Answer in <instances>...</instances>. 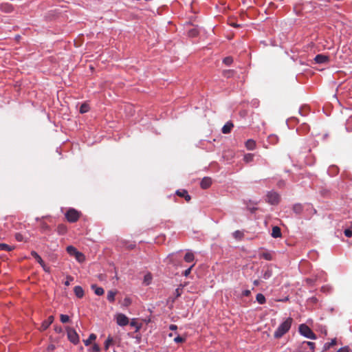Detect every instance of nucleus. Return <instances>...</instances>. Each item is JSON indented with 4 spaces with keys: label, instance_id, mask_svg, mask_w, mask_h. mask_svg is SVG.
Returning a JSON list of instances; mask_svg holds the SVG:
<instances>
[{
    "label": "nucleus",
    "instance_id": "1",
    "mask_svg": "<svg viewBox=\"0 0 352 352\" xmlns=\"http://www.w3.org/2000/svg\"><path fill=\"white\" fill-rule=\"evenodd\" d=\"M293 319L292 318H287L283 322H282L274 333L275 338H280L283 337L291 328Z\"/></svg>",
    "mask_w": 352,
    "mask_h": 352
},
{
    "label": "nucleus",
    "instance_id": "2",
    "mask_svg": "<svg viewBox=\"0 0 352 352\" xmlns=\"http://www.w3.org/2000/svg\"><path fill=\"white\" fill-rule=\"evenodd\" d=\"M65 215L67 220L70 223H75L80 218V212L74 208H69Z\"/></svg>",
    "mask_w": 352,
    "mask_h": 352
},
{
    "label": "nucleus",
    "instance_id": "3",
    "mask_svg": "<svg viewBox=\"0 0 352 352\" xmlns=\"http://www.w3.org/2000/svg\"><path fill=\"white\" fill-rule=\"evenodd\" d=\"M299 332L305 337L310 339L315 340L316 338V334L306 324H302L299 326Z\"/></svg>",
    "mask_w": 352,
    "mask_h": 352
},
{
    "label": "nucleus",
    "instance_id": "4",
    "mask_svg": "<svg viewBox=\"0 0 352 352\" xmlns=\"http://www.w3.org/2000/svg\"><path fill=\"white\" fill-rule=\"evenodd\" d=\"M67 335L68 340L74 344H77L79 342V336L73 328L67 329Z\"/></svg>",
    "mask_w": 352,
    "mask_h": 352
},
{
    "label": "nucleus",
    "instance_id": "5",
    "mask_svg": "<svg viewBox=\"0 0 352 352\" xmlns=\"http://www.w3.org/2000/svg\"><path fill=\"white\" fill-rule=\"evenodd\" d=\"M116 323L120 327H124L129 323V318L123 314H117L114 316Z\"/></svg>",
    "mask_w": 352,
    "mask_h": 352
},
{
    "label": "nucleus",
    "instance_id": "6",
    "mask_svg": "<svg viewBox=\"0 0 352 352\" xmlns=\"http://www.w3.org/2000/svg\"><path fill=\"white\" fill-rule=\"evenodd\" d=\"M266 201L267 203H269L272 205H276L279 203L280 196L276 192H273V191L269 192L267 195Z\"/></svg>",
    "mask_w": 352,
    "mask_h": 352
},
{
    "label": "nucleus",
    "instance_id": "7",
    "mask_svg": "<svg viewBox=\"0 0 352 352\" xmlns=\"http://www.w3.org/2000/svg\"><path fill=\"white\" fill-rule=\"evenodd\" d=\"M273 274L272 268L271 265H267L263 267L262 270V275L261 277L267 280L269 279Z\"/></svg>",
    "mask_w": 352,
    "mask_h": 352
},
{
    "label": "nucleus",
    "instance_id": "8",
    "mask_svg": "<svg viewBox=\"0 0 352 352\" xmlns=\"http://www.w3.org/2000/svg\"><path fill=\"white\" fill-rule=\"evenodd\" d=\"M54 319V318L53 316H50L46 320L43 321V322L41 325V327H40V330L45 331L50 326V324L53 322Z\"/></svg>",
    "mask_w": 352,
    "mask_h": 352
},
{
    "label": "nucleus",
    "instance_id": "9",
    "mask_svg": "<svg viewBox=\"0 0 352 352\" xmlns=\"http://www.w3.org/2000/svg\"><path fill=\"white\" fill-rule=\"evenodd\" d=\"M314 60L316 63H325L329 62V58L328 56L324 54H318L314 58Z\"/></svg>",
    "mask_w": 352,
    "mask_h": 352
},
{
    "label": "nucleus",
    "instance_id": "10",
    "mask_svg": "<svg viewBox=\"0 0 352 352\" xmlns=\"http://www.w3.org/2000/svg\"><path fill=\"white\" fill-rule=\"evenodd\" d=\"M212 184V179L210 177H204L201 182L200 186L202 189L208 188Z\"/></svg>",
    "mask_w": 352,
    "mask_h": 352
},
{
    "label": "nucleus",
    "instance_id": "11",
    "mask_svg": "<svg viewBox=\"0 0 352 352\" xmlns=\"http://www.w3.org/2000/svg\"><path fill=\"white\" fill-rule=\"evenodd\" d=\"M130 325L131 327H135V332L137 333L138 332L140 329L142 328V324L141 322H139L138 319L136 318H133L131 322H129Z\"/></svg>",
    "mask_w": 352,
    "mask_h": 352
},
{
    "label": "nucleus",
    "instance_id": "12",
    "mask_svg": "<svg viewBox=\"0 0 352 352\" xmlns=\"http://www.w3.org/2000/svg\"><path fill=\"white\" fill-rule=\"evenodd\" d=\"M177 195L181 197H184L187 201H189L191 199V197L188 195V191L186 190H177Z\"/></svg>",
    "mask_w": 352,
    "mask_h": 352
},
{
    "label": "nucleus",
    "instance_id": "13",
    "mask_svg": "<svg viewBox=\"0 0 352 352\" xmlns=\"http://www.w3.org/2000/svg\"><path fill=\"white\" fill-rule=\"evenodd\" d=\"M74 292L78 298H82L84 296V290L80 286H75L74 288Z\"/></svg>",
    "mask_w": 352,
    "mask_h": 352
},
{
    "label": "nucleus",
    "instance_id": "14",
    "mask_svg": "<svg viewBox=\"0 0 352 352\" xmlns=\"http://www.w3.org/2000/svg\"><path fill=\"white\" fill-rule=\"evenodd\" d=\"M91 288L94 292L95 294L97 296H102L104 294L103 288L97 286L96 284H92L91 285Z\"/></svg>",
    "mask_w": 352,
    "mask_h": 352
},
{
    "label": "nucleus",
    "instance_id": "15",
    "mask_svg": "<svg viewBox=\"0 0 352 352\" xmlns=\"http://www.w3.org/2000/svg\"><path fill=\"white\" fill-rule=\"evenodd\" d=\"M233 126L234 124L231 122H228L222 127L221 131L224 134L229 133L231 131Z\"/></svg>",
    "mask_w": 352,
    "mask_h": 352
},
{
    "label": "nucleus",
    "instance_id": "16",
    "mask_svg": "<svg viewBox=\"0 0 352 352\" xmlns=\"http://www.w3.org/2000/svg\"><path fill=\"white\" fill-rule=\"evenodd\" d=\"M282 235L280 228L278 226H274L272 230V236L274 238L280 237Z\"/></svg>",
    "mask_w": 352,
    "mask_h": 352
},
{
    "label": "nucleus",
    "instance_id": "17",
    "mask_svg": "<svg viewBox=\"0 0 352 352\" xmlns=\"http://www.w3.org/2000/svg\"><path fill=\"white\" fill-rule=\"evenodd\" d=\"M337 344L336 338L332 339L330 342H327L323 346V351L329 350L331 347L335 346Z\"/></svg>",
    "mask_w": 352,
    "mask_h": 352
},
{
    "label": "nucleus",
    "instance_id": "18",
    "mask_svg": "<svg viewBox=\"0 0 352 352\" xmlns=\"http://www.w3.org/2000/svg\"><path fill=\"white\" fill-rule=\"evenodd\" d=\"M245 146L247 149L252 151L256 147V142L252 139H250L245 142Z\"/></svg>",
    "mask_w": 352,
    "mask_h": 352
},
{
    "label": "nucleus",
    "instance_id": "19",
    "mask_svg": "<svg viewBox=\"0 0 352 352\" xmlns=\"http://www.w3.org/2000/svg\"><path fill=\"white\" fill-rule=\"evenodd\" d=\"M67 230V226L64 224H59L57 227V232L59 235H64Z\"/></svg>",
    "mask_w": 352,
    "mask_h": 352
},
{
    "label": "nucleus",
    "instance_id": "20",
    "mask_svg": "<svg viewBox=\"0 0 352 352\" xmlns=\"http://www.w3.org/2000/svg\"><path fill=\"white\" fill-rule=\"evenodd\" d=\"M303 210V206L302 204H296L294 205L293 206V211L297 214H300L302 213Z\"/></svg>",
    "mask_w": 352,
    "mask_h": 352
},
{
    "label": "nucleus",
    "instance_id": "21",
    "mask_svg": "<svg viewBox=\"0 0 352 352\" xmlns=\"http://www.w3.org/2000/svg\"><path fill=\"white\" fill-rule=\"evenodd\" d=\"M66 250H67V252L70 255V256H74L77 252H78V250L74 247L73 245H69L66 248Z\"/></svg>",
    "mask_w": 352,
    "mask_h": 352
},
{
    "label": "nucleus",
    "instance_id": "22",
    "mask_svg": "<svg viewBox=\"0 0 352 352\" xmlns=\"http://www.w3.org/2000/svg\"><path fill=\"white\" fill-rule=\"evenodd\" d=\"M305 345L308 346L309 347L310 350H309V351H307V352H314V348H315V343L314 342H303L302 344V347L303 349H305Z\"/></svg>",
    "mask_w": 352,
    "mask_h": 352
},
{
    "label": "nucleus",
    "instance_id": "23",
    "mask_svg": "<svg viewBox=\"0 0 352 352\" xmlns=\"http://www.w3.org/2000/svg\"><path fill=\"white\" fill-rule=\"evenodd\" d=\"M31 255L36 259V261L40 264H43L44 261L42 259V258L40 256V255L35 251L31 252Z\"/></svg>",
    "mask_w": 352,
    "mask_h": 352
},
{
    "label": "nucleus",
    "instance_id": "24",
    "mask_svg": "<svg viewBox=\"0 0 352 352\" xmlns=\"http://www.w3.org/2000/svg\"><path fill=\"white\" fill-rule=\"evenodd\" d=\"M96 339V336L94 333H91L87 340H84L85 346H89L92 341Z\"/></svg>",
    "mask_w": 352,
    "mask_h": 352
},
{
    "label": "nucleus",
    "instance_id": "25",
    "mask_svg": "<svg viewBox=\"0 0 352 352\" xmlns=\"http://www.w3.org/2000/svg\"><path fill=\"white\" fill-rule=\"evenodd\" d=\"M195 259L194 254L192 252H187L184 256V260L186 262L190 263Z\"/></svg>",
    "mask_w": 352,
    "mask_h": 352
},
{
    "label": "nucleus",
    "instance_id": "26",
    "mask_svg": "<svg viewBox=\"0 0 352 352\" xmlns=\"http://www.w3.org/2000/svg\"><path fill=\"white\" fill-rule=\"evenodd\" d=\"M89 110V106L87 103H82L79 109V111L80 113H85L88 112Z\"/></svg>",
    "mask_w": 352,
    "mask_h": 352
},
{
    "label": "nucleus",
    "instance_id": "27",
    "mask_svg": "<svg viewBox=\"0 0 352 352\" xmlns=\"http://www.w3.org/2000/svg\"><path fill=\"white\" fill-rule=\"evenodd\" d=\"M244 234L240 230H236L233 232V236L236 240H241L243 238Z\"/></svg>",
    "mask_w": 352,
    "mask_h": 352
},
{
    "label": "nucleus",
    "instance_id": "28",
    "mask_svg": "<svg viewBox=\"0 0 352 352\" xmlns=\"http://www.w3.org/2000/svg\"><path fill=\"white\" fill-rule=\"evenodd\" d=\"M256 299L257 302L261 305L264 304L266 301L265 297L262 294H258L256 296Z\"/></svg>",
    "mask_w": 352,
    "mask_h": 352
},
{
    "label": "nucleus",
    "instance_id": "29",
    "mask_svg": "<svg viewBox=\"0 0 352 352\" xmlns=\"http://www.w3.org/2000/svg\"><path fill=\"white\" fill-rule=\"evenodd\" d=\"M268 140L270 143L275 144L278 142V138L276 135H270L268 137Z\"/></svg>",
    "mask_w": 352,
    "mask_h": 352
},
{
    "label": "nucleus",
    "instance_id": "30",
    "mask_svg": "<svg viewBox=\"0 0 352 352\" xmlns=\"http://www.w3.org/2000/svg\"><path fill=\"white\" fill-rule=\"evenodd\" d=\"M74 257L76 258V259L78 261V262H83L85 261V256L84 254L78 251L77 254L74 256Z\"/></svg>",
    "mask_w": 352,
    "mask_h": 352
},
{
    "label": "nucleus",
    "instance_id": "31",
    "mask_svg": "<svg viewBox=\"0 0 352 352\" xmlns=\"http://www.w3.org/2000/svg\"><path fill=\"white\" fill-rule=\"evenodd\" d=\"M253 159H254V154H252V153H248V154L245 155L244 157H243V160L246 163H249V162L253 161Z\"/></svg>",
    "mask_w": 352,
    "mask_h": 352
},
{
    "label": "nucleus",
    "instance_id": "32",
    "mask_svg": "<svg viewBox=\"0 0 352 352\" xmlns=\"http://www.w3.org/2000/svg\"><path fill=\"white\" fill-rule=\"evenodd\" d=\"M1 10L6 12H10L12 10V7L8 3L1 5Z\"/></svg>",
    "mask_w": 352,
    "mask_h": 352
},
{
    "label": "nucleus",
    "instance_id": "33",
    "mask_svg": "<svg viewBox=\"0 0 352 352\" xmlns=\"http://www.w3.org/2000/svg\"><path fill=\"white\" fill-rule=\"evenodd\" d=\"M151 280H152V275L150 273L146 274L144 277V283L146 285H149L151 283Z\"/></svg>",
    "mask_w": 352,
    "mask_h": 352
},
{
    "label": "nucleus",
    "instance_id": "34",
    "mask_svg": "<svg viewBox=\"0 0 352 352\" xmlns=\"http://www.w3.org/2000/svg\"><path fill=\"white\" fill-rule=\"evenodd\" d=\"M0 249L1 250L10 252L12 250L13 248L6 243H0Z\"/></svg>",
    "mask_w": 352,
    "mask_h": 352
},
{
    "label": "nucleus",
    "instance_id": "35",
    "mask_svg": "<svg viewBox=\"0 0 352 352\" xmlns=\"http://www.w3.org/2000/svg\"><path fill=\"white\" fill-rule=\"evenodd\" d=\"M41 230L43 232H47L50 230V226L45 222H41Z\"/></svg>",
    "mask_w": 352,
    "mask_h": 352
},
{
    "label": "nucleus",
    "instance_id": "36",
    "mask_svg": "<svg viewBox=\"0 0 352 352\" xmlns=\"http://www.w3.org/2000/svg\"><path fill=\"white\" fill-rule=\"evenodd\" d=\"M198 33H199V32H198L197 29L192 28L188 31V34L190 37H195L196 36L198 35Z\"/></svg>",
    "mask_w": 352,
    "mask_h": 352
},
{
    "label": "nucleus",
    "instance_id": "37",
    "mask_svg": "<svg viewBox=\"0 0 352 352\" xmlns=\"http://www.w3.org/2000/svg\"><path fill=\"white\" fill-rule=\"evenodd\" d=\"M261 257L267 261H272V256L270 252H263L261 254Z\"/></svg>",
    "mask_w": 352,
    "mask_h": 352
},
{
    "label": "nucleus",
    "instance_id": "38",
    "mask_svg": "<svg viewBox=\"0 0 352 352\" xmlns=\"http://www.w3.org/2000/svg\"><path fill=\"white\" fill-rule=\"evenodd\" d=\"M182 294V289L177 288L175 291V298L172 300L173 302L175 301V300L177 298H179Z\"/></svg>",
    "mask_w": 352,
    "mask_h": 352
},
{
    "label": "nucleus",
    "instance_id": "39",
    "mask_svg": "<svg viewBox=\"0 0 352 352\" xmlns=\"http://www.w3.org/2000/svg\"><path fill=\"white\" fill-rule=\"evenodd\" d=\"M60 320L62 323H67L69 321V317L65 314H61L60 316Z\"/></svg>",
    "mask_w": 352,
    "mask_h": 352
},
{
    "label": "nucleus",
    "instance_id": "40",
    "mask_svg": "<svg viewBox=\"0 0 352 352\" xmlns=\"http://www.w3.org/2000/svg\"><path fill=\"white\" fill-rule=\"evenodd\" d=\"M233 58L231 56H227L223 60V63L226 65H230L232 63Z\"/></svg>",
    "mask_w": 352,
    "mask_h": 352
},
{
    "label": "nucleus",
    "instance_id": "41",
    "mask_svg": "<svg viewBox=\"0 0 352 352\" xmlns=\"http://www.w3.org/2000/svg\"><path fill=\"white\" fill-rule=\"evenodd\" d=\"M131 303V300L129 298H125L122 302V305L124 307H128Z\"/></svg>",
    "mask_w": 352,
    "mask_h": 352
},
{
    "label": "nucleus",
    "instance_id": "42",
    "mask_svg": "<svg viewBox=\"0 0 352 352\" xmlns=\"http://www.w3.org/2000/svg\"><path fill=\"white\" fill-rule=\"evenodd\" d=\"M110 346V334L108 335V336L107 337L105 341H104V348L106 350H107L109 349Z\"/></svg>",
    "mask_w": 352,
    "mask_h": 352
},
{
    "label": "nucleus",
    "instance_id": "43",
    "mask_svg": "<svg viewBox=\"0 0 352 352\" xmlns=\"http://www.w3.org/2000/svg\"><path fill=\"white\" fill-rule=\"evenodd\" d=\"M344 233V235L346 237H351L352 236V230H351V228L345 229Z\"/></svg>",
    "mask_w": 352,
    "mask_h": 352
},
{
    "label": "nucleus",
    "instance_id": "44",
    "mask_svg": "<svg viewBox=\"0 0 352 352\" xmlns=\"http://www.w3.org/2000/svg\"><path fill=\"white\" fill-rule=\"evenodd\" d=\"M74 280V278L71 276H67V280L64 282V285L65 286H69L70 285V282Z\"/></svg>",
    "mask_w": 352,
    "mask_h": 352
},
{
    "label": "nucleus",
    "instance_id": "45",
    "mask_svg": "<svg viewBox=\"0 0 352 352\" xmlns=\"http://www.w3.org/2000/svg\"><path fill=\"white\" fill-rule=\"evenodd\" d=\"M174 341L177 343H182L185 341V338L178 336L174 338Z\"/></svg>",
    "mask_w": 352,
    "mask_h": 352
},
{
    "label": "nucleus",
    "instance_id": "46",
    "mask_svg": "<svg viewBox=\"0 0 352 352\" xmlns=\"http://www.w3.org/2000/svg\"><path fill=\"white\" fill-rule=\"evenodd\" d=\"M91 352H99L100 351V347L97 344H94L91 348Z\"/></svg>",
    "mask_w": 352,
    "mask_h": 352
},
{
    "label": "nucleus",
    "instance_id": "47",
    "mask_svg": "<svg viewBox=\"0 0 352 352\" xmlns=\"http://www.w3.org/2000/svg\"><path fill=\"white\" fill-rule=\"evenodd\" d=\"M234 72L232 70H226L223 72V76L230 78L232 74Z\"/></svg>",
    "mask_w": 352,
    "mask_h": 352
},
{
    "label": "nucleus",
    "instance_id": "48",
    "mask_svg": "<svg viewBox=\"0 0 352 352\" xmlns=\"http://www.w3.org/2000/svg\"><path fill=\"white\" fill-rule=\"evenodd\" d=\"M193 266H194V265H191L190 267H188L187 270H186L183 272L184 276H188L190 274V272H191V270H192V269Z\"/></svg>",
    "mask_w": 352,
    "mask_h": 352
},
{
    "label": "nucleus",
    "instance_id": "49",
    "mask_svg": "<svg viewBox=\"0 0 352 352\" xmlns=\"http://www.w3.org/2000/svg\"><path fill=\"white\" fill-rule=\"evenodd\" d=\"M41 266L45 272L50 273V267L47 266L45 263H43V264H41Z\"/></svg>",
    "mask_w": 352,
    "mask_h": 352
},
{
    "label": "nucleus",
    "instance_id": "50",
    "mask_svg": "<svg viewBox=\"0 0 352 352\" xmlns=\"http://www.w3.org/2000/svg\"><path fill=\"white\" fill-rule=\"evenodd\" d=\"M15 239L18 241H23V236L21 233H16L15 234Z\"/></svg>",
    "mask_w": 352,
    "mask_h": 352
},
{
    "label": "nucleus",
    "instance_id": "51",
    "mask_svg": "<svg viewBox=\"0 0 352 352\" xmlns=\"http://www.w3.org/2000/svg\"><path fill=\"white\" fill-rule=\"evenodd\" d=\"M350 349L349 346H344L340 349H339L337 352H349Z\"/></svg>",
    "mask_w": 352,
    "mask_h": 352
},
{
    "label": "nucleus",
    "instance_id": "52",
    "mask_svg": "<svg viewBox=\"0 0 352 352\" xmlns=\"http://www.w3.org/2000/svg\"><path fill=\"white\" fill-rule=\"evenodd\" d=\"M250 290H248V289H247V290H244V291L243 292V295L244 296H250Z\"/></svg>",
    "mask_w": 352,
    "mask_h": 352
},
{
    "label": "nucleus",
    "instance_id": "53",
    "mask_svg": "<svg viewBox=\"0 0 352 352\" xmlns=\"http://www.w3.org/2000/svg\"><path fill=\"white\" fill-rule=\"evenodd\" d=\"M169 329L170 330L174 331V330H176L177 329V327L175 324H170V327H169Z\"/></svg>",
    "mask_w": 352,
    "mask_h": 352
},
{
    "label": "nucleus",
    "instance_id": "54",
    "mask_svg": "<svg viewBox=\"0 0 352 352\" xmlns=\"http://www.w3.org/2000/svg\"><path fill=\"white\" fill-rule=\"evenodd\" d=\"M253 284L254 286H258L260 284V280H255L254 282H253Z\"/></svg>",
    "mask_w": 352,
    "mask_h": 352
},
{
    "label": "nucleus",
    "instance_id": "55",
    "mask_svg": "<svg viewBox=\"0 0 352 352\" xmlns=\"http://www.w3.org/2000/svg\"><path fill=\"white\" fill-rule=\"evenodd\" d=\"M107 298L110 300V290L107 292Z\"/></svg>",
    "mask_w": 352,
    "mask_h": 352
},
{
    "label": "nucleus",
    "instance_id": "56",
    "mask_svg": "<svg viewBox=\"0 0 352 352\" xmlns=\"http://www.w3.org/2000/svg\"><path fill=\"white\" fill-rule=\"evenodd\" d=\"M114 296H115V294L111 292V301H113L114 300Z\"/></svg>",
    "mask_w": 352,
    "mask_h": 352
},
{
    "label": "nucleus",
    "instance_id": "57",
    "mask_svg": "<svg viewBox=\"0 0 352 352\" xmlns=\"http://www.w3.org/2000/svg\"><path fill=\"white\" fill-rule=\"evenodd\" d=\"M230 25H231L232 26H234V27H239V25H237V24H236V23H230Z\"/></svg>",
    "mask_w": 352,
    "mask_h": 352
},
{
    "label": "nucleus",
    "instance_id": "58",
    "mask_svg": "<svg viewBox=\"0 0 352 352\" xmlns=\"http://www.w3.org/2000/svg\"><path fill=\"white\" fill-rule=\"evenodd\" d=\"M55 330L58 332H60L61 331V328L59 327V328H56Z\"/></svg>",
    "mask_w": 352,
    "mask_h": 352
},
{
    "label": "nucleus",
    "instance_id": "59",
    "mask_svg": "<svg viewBox=\"0 0 352 352\" xmlns=\"http://www.w3.org/2000/svg\"><path fill=\"white\" fill-rule=\"evenodd\" d=\"M349 228H351V230H352V223H351V227Z\"/></svg>",
    "mask_w": 352,
    "mask_h": 352
}]
</instances>
